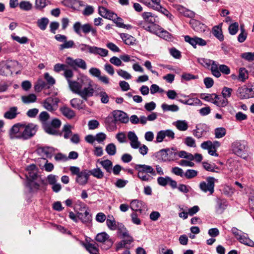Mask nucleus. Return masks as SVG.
I'll use <instances>...</instances> for the list:
<instances>
[{
    "instance_id": "f257e3e1",
    "label": "nucleus",
    "mask_w": 254,
    "mask_h": 254,
    "mask_svg": "<svg viewBox=\"0 0 254 254\" xmlns=\"http://www.w3.org/2000/svg\"><path fill=\"white\" fill-rule=\"evenodd\" d=\"M92 83L93 81L87 76H82L78 78L77 85L71 91L86 101L88 98L93 95L94 89Z\"/></svg>"
},
{
    "instance_id": "f03ea898",
    "label": "nucleus",
    "mask_w": 254,
    "mask_h": 254,
    "mask_svg": "<svg viewBox=\"0 0 254 254\" xmlns=\"http://www.w3.org/2000/svg\"><path fill=\"white\" fill-rule=\"evenodd\" d=\"M197 61L203 67L206 68L210 67L211 73L213 76L217 78L221 76V74L218 70V64L215 61L202 58H198Z\"/></svg>"
},
{
    "instance_id": "7ed1b4c3",
    "label": "nucleus",
    "mask_w": 254,
    "mask_h": 254,
    "mask_svg": "<svg viewBox=\"0 0 254 254\" xmlns=\"http://www.w3.org/2000/svg\"><path fill=\"white\" fill-rule=\"evenodd\" d=\"M73 28L74 32L78 35H81V31L85 34L91 32L93 36H96L97 35L96 28L93 27L89 23L81 25L80 22H76L73 25Z\"/></svg>"
},
{
    "instance_id": "20e7f679",
    "label": "nucleus",
    "mask_w": 254,
    "mask_h": 254,
    "mask_svg": "<svg viewBox=\"0 0 254 254\" xmlns=\"http://www.w3.org/2000/svg\"><path fill=\"white\" fill-rule=\"evenodd\" d=\"M72 128L70 125L65 124L63 126L62 132H59V135L63 136L66 139L70 138L72 143H79L80 141L79 135L77 133L72 134Z\"/></svg>"
},
{
    "instance_id": "39448f33",
    "label": "nucleus",
    "mask_w": 254,
    "mask_h": 254,
    "mask_svg": "<svg viewBox=\"0 0 254 254\" xmlns=\"http://www.w3.org/2000/svg\"><path fill=\"white\" fill-rule=\"evenodd\" d=\"M22 126L21 139L24 140L34 136L38 129V126L33 123H28L27 125L23 124Z\"/></svg>"
},
{
    "instance_id": "423d86ee",
    "label": "nucleus",
    "mask_w": 254,
    "mask_h": 254,
    "mask_svg": "<svg viewBox=\"0 0 254 254\" xmlns=\"http://www.w3.org/2000/svg\"><path fill=\"white\" fill-rule=\"evenodd\" d=\"M231 232L241 243L249 247L254 246V242L249 238L247 234L244 233L236 227H233Z\"/></svg>"
},
{
    "instance_id": "0eeeda50",
    "label": "nucleus",
    "mask_w": 254,
    "mask_h": 254,
    "mask_svg": "<svg viewBox=\"0 0 254 254\" xmlns=\"http://www.w3.org/2000/svg\"><path fill=\"white\" fill-rule=\"evenodd\" d=\"M61 121L57 118L53 119L50 123H45L44 125V129L49 134L58 135L59 131L58 130L61 126Z\"/></svg>"
},
{
    "instance_id": "6e6552de",
    "label": "nucleus",
    "mask_w": 254,
    "mask_h": 254,
    "mask_svg": "<svg viewBox=\"0 0 254 254\" xmlns=\"http://www.w3.org/2000/svg\"><path fill=\"white\" fill-rule=\"evenodd\" d=\"M95 240L97 242L103 244L102 249L105 250L110 249L114 243V241L110 238L109 235L106 232L98 233L95 237Z\"/></svg>"
},
{
    "instance_id": "1a4fd4ad",
    "label": "nucleus",
    "mask_w": 254,
    "mask_h": 254,
    "mask_svg": "<svg viewBox=\"0 0 254 254\" xmlns=\"http://www.w3.org/2000/svg\"><path fill=\"white\" fill-rule=\"evenodd\" d=\"M65 63L68 66L75 70L77 68H80L83 70L87 69L86 63L85 61L82 59L77 58L73 59L68 57L66 58Z\"/></svg>"
},
{
    "instance_id": "9d476101",
    "label": "nucleus",
    "mask_w": 254,
    "mask_h": 254,
    "mask_svg": "<svg viewBox=\"0 0 254 254\" xmlns=\"http://www.w3.org/2000/svg\"><path fill=\"white\" fill-rule=\"evenodd\" d=\"M215 179L212 177H209L206 179V182L203 181L199 184L200 189L204 192H209L212 194L214 191Z\"/></svg>"
},
{
    "instance_id": "9b49d317",
    "label": "nucleus",
    "mask_w": 254,
    "mask_h": 254,
    "mask_svg": "<svg viewBox=\"0 0 254 254\" xmlns=\"http://www.w3.org/2000/svg\"><path fill=\"white\" fill-rule=\"evenodd\" d=\"M59 102L57 98L48 97L42 101V104L48 111L53 112L57 110Z\"/></svg>"
},
{
    "instance_id": "f8f14e48",
    "label": "nucleus",
    "mask_w": 254,
    "mask_h": 254,
    "mask_svg": "<svg viewBox=\"0 0 254 254\" xmlns=\"http://www.w3.org/2000/svg\"><path fill=\"white\" fill-rule=\"evenodd\" d=\"M175 133L171 129L162 130L158 132L156 139L157 142H161L165 139V141H168L169 139H173Z\"/></svg>"
},
{
    "instance_id": "ddd939ff",
    "label": "nucleus",
    "mask_w": 254,
    "mask_h": 254,
    "mask_svg": "<svg viewBox=\"0 0 254 254\" xmlns=\"http://www.w3.org/2000/svg\"><path fill=\"white\" fill-rule=\"evenodd\" d=\"M23 124H17L13 125L9 130V135L11 139H21Z\"/></svg>"
},
{
    "instance_id": "4468645a",
    "label": "nucleus",
    "mask_w": 254,
    "mask_h": 254,
    "mask_svg": "<svg viewBox=\"0 0 254 254\" xmlns=\"http://www.w3.org/2000/svg\"><path fill=\"white\" fill-rule=\"evenodd\" d=\"M185 41L190 44L194 48H196V45L203 46H205L207 42L204 39L198 37H190V36H185Z\"/></svg>"
},
{
    "instance_id": "2eb2a0df",
    "label": "nucleus",
    "mask_w": 254,
    "mask_h": 254,
    "mask_svg": "<svg viewBox=\"0 0 254 254\" xmlns=\"http://www.w3.org/2000/svg\"><path fill=\"white\" fill-rule=\"evenodd\" d=\"M238 93L241 99L254 97V87H241L238 89Z\"/></svg>"
},
{
    "instance_id": "dca6fc26",
    "label": "nucleus",
    "mask_w": 254,
    "mask_h": 254,
    "mask_svg": "<svg viewBox=\"0 0 254 254\" xmlns=\"http://www.w3.org/2000/svg\"><path fill=\"white\" fill-rule=\"evenodd\" d=\"M118 234L119 236L123 239L124 242L127 245L130 244L133 242L132 237L130 236L128 231L124 226L119 227L118 229Z\"/></svg>"
},
{
    "instance_id": "f3484780",
    "label": "nucleus",
    "mask_w": 254,
    "mask_h": 254,
    "mask_svg": "<svg viewBox=\"0 0 254 254\" xmlns=\"http://www.w3.org/2000/svg\"><path fill=\"white\" fill-rule=\"evenodd\" d=\"M90 173L87 170H84L81 171V173L76 176V182L81 186H84L87 184Z\"/></svg>"
},
{
    "instance_id": "a211bd4d",
    "label": "nucleus",
    "mask_w": 254,
    "mask_h": 254,
    "mask_svg": "<svg viewBox=\"0 0 254 254\" xmlns=\"http://www.w3.org/2000/svg\"><path fill=\"white\" fill-rule=\"evenodd\" d=\"M113 115L115 121H119L122 123L126 124L128 122L129 118L127 114L121 110L114 111Z\"/></svg>"
},
{
    "instance_id": "6ab92c4d",
    "label": "nucleus",
    "mask_w": 254,
    "mask_h": 254,
    "mask_svg": "<svg viewBox=\"0 0 254 254\" xmlns=\"http://www.w3.org/2000/svg\"><path fill=\"white\" fill-rule=\"evenodd\" d=\"M134 169L138 172H141L146 174H150L152 176H156V172L150 166L146 165L136 164Z\"/></svg>"
},
{
    "instance_id": "aec40b11",
    "label": "nucleus",
    "mask_w": 254,
    "mask_h": 254,
    "mask_svg": "<svg viewBox=\"0 0 254 254\" xmlns=\"http://www.w3.org/2000/svg\"><path fill=\"white\" fill-rule=\"evenodd\" d=\"M63 75L66 79L69 88L71 90L75 85H77V81H72L71 80L74 75L73 71L71 69L68 68L67 67L64 70Z\"/></svg>"
},
{
    "instance_id": "412c9836",
    "label": "nucleus",
    "mask_w": 254,
    "mask_h": 254,
    "mask_svg": "<svg viewBox=\"0 0 254 254\" xmlns=\"http://www.w3.org/2000/svg\"><path fill=\"white\" fill-rule=\"evenodd\" d=\"M106 138V135L105 133L100 132L96 134V135H93L89 134L86 136L85 141L88 143H93L95 141L98 142H102Z\"/></svg>"
},
{
    "instance_id": "4be33fe9",
    "label": "nucleus",
    "mask_w": 254,
    "mask_h": 254,
    "mask_svg": "<svg viewBox=\"0 0 254 254\" xmlns=\"http://www.w3.org/2000/svg\"><path fill=\"white\" fill-rule=\"evenodd\" d=\"M232 150L234 153L241 157H244L246 155L247 149L244 144H234Z\"/></svg>"
},
{
    "instance_id": "5701e85b",
    "label": "nucleus",
    "mask_w": 254,
    "mask_h": 254,
    "mask_svg": "<svg viewBox=\"0 0 254 254\" xmlns=\"http://www.w3.org/2000/svg\"><path fill=\"white\" fill-rule=\"evenodd\" d=\"M220 144H201V147L202 149L207 150L210 155L218 156V154L216 153V148Z\"/></svg>"
},
{
    "instance_id": "b1692460",
    "label": "nucleus",
    "mask_w": 254,
    "mask_h": 254,
    "mask_svg": "<svg viewBox=\"0 0 254 254\" xmlns=\"http://www.w3.org/2000/svg\"><path fill=\"white\" fill-rule=\"evenodd\" d=\"M60 111L62 115L68 119H72L75 117V112L66 106L61 107Z\"/></svg>"
},
{
    "instance_id": "393cba45",
    "label": "nucleus",
    "mask_w": 254,
    "mask_h": 254,
    "mask_svg": "<svg viewBox=\"0 0 254 254\" xmlns=\"http://www.w3.org/2000/svg\"><path fill=\"white\" fill-rule=\"evenodd\" d=\"M207 131V127L205 124H198L196 126L194 131V135L197 138L204 135Z\"/></svg>"
},
{
    "instance_id": "a878e982",
    "label": "nucleus",
    "mask_w": 254,
    "mask_h": 254,
    "mask_svg": "<svg viewBox=\"0 0 254 254\" xmlns=\"http://www.w3.org/2000/svg\"><path fill=\"white\" fill-rule=\"evenodd\" d=\"M222 23H220L217 26H214L212 30L213 35L220 41L224 40V35L222 32Z\"/></svg>"
},
{
    "instance_id": "bb28decb",
    "label": "nucleus",
    "mask_w": 254,
    "mask_h": 254,
    "mask_svg": "<svg viewBox=\"0 0 254 254\" xmlns=\"http://www.w3.org/2000/svg\"><path fill=\"white\" fill-rule=\"evenodd\" d=\"M70 104L72 108L78 110L85 109L86 107V105L84 103L83 101L77 98L70 100Z\"/></svg>"
},
{
    "instance_id": "cd10ccee",
    "label": "nucleus",
    "mask_w": 254,
    "mask_h": 254,
    "mask_svg": "<svg viewBox=\"0 0 254 254\" xmlns=\"http://www.w3.org/2000/svg\"><path fill=\"white\" fill-rule=\"evenodd\" d=\"M216 211L217 213L221 214L226 208L228 203L224 199L217 198L216 201Z\"/></svg>"
},
{
    "instance_id": "c85d7f7f",
    "label": "nucleus",
    "mask_w": 254,
    "mask_h": 254,
    "mask_svg": "<svg viewBox=\"0 0 254 254\" xmlns=\"http://www.w3.org/2000/svg\"><path fill=\"white\" fill-rule=\"evenodd\" d=\"M83 246L90 254H98L99 253L98 246L96 243L89 242L83 243Z\"/></svg>"
},
{
    "instance_id": "c756f323",
    "label": "nucleus",
    "mask_w": 254,
    "mask_h": 254,
    "mask_svg": "<svg viewBox=\"0 0 254 254\" xmlns=\"http://www.w3.org/2000/svg\"><path fill=\"white\" fill-rule=\"evenodd\" d=\"M143 202L142 201L137 199H134L130 203V208L132 210L135 212H139L140 213L142 212V208Z\"/></svg>"
},
{
    "instance_id": "7c9ffc66",
    "label": "nucleus",
    "mask_w": 254,
    "mask_h": 254,
    "mask_svg": "<svg viewBox=\"0 0 254 254\" xmlns=\"http://www.w3.org/2000/svg\"><path fill=\"white\" fill-rule=\"evenodd\" d=\"M190 24L195 31L200 32L204 31L205 25L198 20L192 19L190 20Z\"/></svg>"
},
{
    "instance_id": "2f4dec72",
    "label": "nucleus",
    "mask_w": 254,
    "mask_h": 254,
    "mask_svg": "<svg viewBox=\"0 0 254 254\" xmlns=\"http://www.w3.org/2000/svg\"><path fill=\"white\" fill-rule=\"evenodd\" d=\"M18 108L17 107H12L4 114V117L7 119H13L19 114L17 112Z\"/></svg>"
},
{
    "instance_id": "473e14b6",
    "label": "nucleus",
    "mask_w": 254,
    "mask_h": 254,
    "mask_svg": "<svg viewBox=\"0 0 254 254\" xmlns=\"http://www.w3.org/2000/svg\"><path fill=\"white\" fill-rule=\"evenodd\" d=\"M108 217L109 219H107L106 224L110 229L112 230H118L119 227H121L122 226H124V225L119 224L117 225L116 221L113 216H109Z\"/></svg>"
},
{
    "instance_id": "72a5a7b5",
    "label": "nucleus",
    "mask_w": 254,
    "mask_h": 254,
    "mask_svg": "<svg viewBox=\"0 0 254 254\" xmlns=\"http://www.w3.org/2000/svg\"><path fill=\"white\" fill-rule=\"evenodd\" d=\"M229 101L228 99L224 97H220L217 95V98H216L215 102H214V104L219 107H225L228 106Z\"/></svg>"
},
{
    "instance_id": "f704fd0d",
    "label": "nucleus",
    "mask_w": 254,
    "mask_h": 254,
    "mask_svg": "<svg viewBox=\"0 0 254 254\" xmlns=\"http://www.w3.org/2000/svg\"><path fill=\"white\" fill-rule=\"evenodd\" d=\"M91 54L99 55L101 57H106L108 54V51L105 49L93 46Z\"/></svg>"
},
{
    "instance_id": "c9c22d12",
    "label": "nucleus",
    "mask_w": 254,
    "mask_h": 254,
    "mask_svg": "<svg viewBox=\"0 0 254 254\" xmlns=\"http://www.w3.org/2000/svg\"><path fill=\"white\" fill-rule=\"evenodd\" d=\"M78 218L84 223L89 222L91 220V215L87 210L84 213L78 212Z\"/></svg>"
},
{
    "instance_id": "e433bc0d",
    "label": "nucleus",
    "mask_w": 254,
    "mask_h": 254,
    "mask_svg": "<svg viewBox=\"0 0 254 254\" xmlns=\"http://www.w3.org/2000/svg\"><path fill=\"white\" fill-rule=\"evenodd\" d=\"M49 20L47 17H42L37 20V25L42 31L46 29Z\"/></svg>"
},
{
    "instance_id": "4c0bfd02",
    "label": "nucleus",
    "mask_w": 254,
    "mask_h": 254,
    "mask_svg": "<svg viewBox=\"0 0 254 254\" xmlns=\"http://www.w3.org/2000/svg\"><path fill=\"white\" fill-rule=\"evenodd\" d=\"M13 65L12 62H9L4 64L1 68L3 71L0 72V74L4 75H7L8 74H11L13 70L12 69Z\"/></svg>"
},
{
    "instance_id": "58836bf2",
    "label": "nucleus",
    "mask_w": 254,
    "mask_h": 254,
    "mask_svg": "<svg viewBox=\"0 0 254 254\" xmlns=\"http://www.w3.org/2000/svg\"><path fill=\"white\" fill-rule=\"evenodd\" d=\"M200 97L202 99L206 101L211 102L214 104V102H215L216 98H217V95L216 94H201Z\"/></svg>"
},
{
    "instance_id": "ea45409f",
    "label": "nucleus",
    "mask_w": 254,
    "mask_h": 254,
    "mask_svg": "<svg viewBox=\"0 0 254 254\" xmlns=\"http://www.w3.org/2000/svg\"><path fill=\"white\" fill-rule=\"evenodd\" d=\"M248 72L244 67H241L239 69L238 80L244 82L248 78Z\"/></svg>"
},
{
    "instance_id": "a19ab883",
    "label": "nucleus",
    "mask_w": 254,
    "mask_h": 254,
    "mask_svg": "<svg viewBox=\"0 0 254 254\" xmlns=\"http://www.w3.org/2000/svg\"><path fill=\"white\" fill-rule=\"evenodd\" d=\"M121 37L126 44L128 45H132L134 44V39L132 36L128 34L123 33L121 35Z\"/></svg>"
},
{
    "instance_id": "79ce46f5",
    "label": "nucleus",
    "mask_w": 254,
    "mask_h": 254,
    "mask_svg": "<svg viewBox=\"0 0 254 254\" xmlns=\"http://www.w3.org/2000/svg\"><path fill=\"white\" fill-rule=\"evenodd\" d=\"M170 152V150L169 149H162L157 153V156L159 159L165 161L168 160V155Z\"/></svg>"
},
{
    "instance_id": "37998d69",
    "label": "nucleus",
    "mask_w": 254,
    "mask_h": 254,
    "mask_svg": "<svg viewBox=\"0 0 254 254\" xmlns=\"http://www.w3.org/2000/svg\"><path fill=\"white\" fill-rule=\"evenodd\" d=\"M176 127L180 130L185 131L188 128V125L186 121H177L173 123Z\"/></svg>"
},
{
    "instance_id": "c03bdc74",
    "label": "nucleus",
    "mask_w": 254,
    "mask_h": 254,
    "mask_svg": "<svg viewBox=\"0 0 254 254\" xmlns=\"http://www.w3.org/2000/svg\"><path fill=\"white\" fill-rule=\"evenodd\" d=\"M37 97L34 94H30L27 96H23L21 100L24 103L29 104L35 102L36 101Z\"/></svg>"
},
{
    "instance_id": "a18cd8bd",
    "label": "nucleus",
    "mask_w": 254,
    "mask_h": 254,
    "mask_svg": "<svg viewBox=\"0 0 254 254\" xmlns=\"http://www.w3.org/2000/svg\"><path fill=\"white\" fill-rule=\"evenodd\" d=\"M161 108L162 110L166 112V111H171V112H177L179 110V108L177 105H168L165 103H163L161 105Z\"/></svg>"
},
{
    "instance_id": "49530a36",
    "label": "nucleus",
    "mask_w": 254,
    "mask_h": 254,
    "mask_svg": "<svg viewBox=\"0 0 254 254\" xmlns=\"http://www.w3.org/2000/svg\"><path fill=\"white\" fill-rule=\"evenodd\" d=\"M202 166L206 171L212 172H218L216 170H219V167L215 164H210L206 162H203L202 163Z\"/></svg>"
},
{
    "instance_id": "de8ad7c7",
    "label": "nucleus",
    "mask_w": 254,
    "mask_h": 254,
    "mask_svg": "<svg viewBox=\"0 0 254 254\" xmlns=\"http://www.w3.org/2000/svg\"><path fill=\"white\" fill-rule=\"evenodd\" d=\"M47 87V84L42 79H39L34 85V89L36 92H40Z\"/></svg>"
},
{
    "instance_id": "09e8293b",
    "label": "nucleus",
    "mask_w": 254,
    "mask_h": 254,
    "mask_svg": "<svg viewBox=\"0 0 254 254\" xmlns=\"http://www.w3.org/2000/svg\"><path fill=\"white\" fill-rule=\"evenodd\" d=\"M132 148L134 149H137L139 148V152L143 155H145L147 154L148 151V147L143 144V145L140 146L141 144H130Z\"/></svg>"
},
{
    "instance_id": "8fccbe9b",
    "label": "nucleus",
    "mask_w": 254,
    "mask_h": 254,
    "mask_svg": "<svg viewBox=\"0 0 254 254\" xmlns=\"http://www.w3.org/2000/svg\"><path fill=\"white\" fill-rule=\"evenodd\" d=\"M88 172L90 173V175H92L98 179H102L104 177V173L99 168L93 169L88 171Z\"/></svg>"
},
{
    "instance_id": "3c124183",
    "label": "nucleus",
    "mask_w": 254,
    "mask_h": 254,
    "mask_svg": "<svg viewBox=\"0 0 254 254\" xmlns=\"http://www.w3.org/2000/svg\"><path fill=\"white\" fill-rule=\"evenodd\" d=\"M100 163L107 172L110 173L111 172L112 167L113 166V164L111 161L107 159L100 161Z\"/></svg>"
},
{
    "instance_id": "603ef678",
    "label": "nucleus",
    "mask_w": 254,
    "mask_h": 254,
    "mask_svg": "<svg viewBox=\"0 0 254 254\" xmlns=\"http://www.w3.org/2000/svg\"><path fill=\"white\" fill-rule=\"evenodd\" d=\"M38 150L44 154L47 157H51L54 151L53 148L47 146L40 148Z\"/></svg>"
},
{
    "instance_id": "864d4df0",
    "label": "nucleus",
    "mask_w": 254,
    "mask_h": 254,
    "mask_svg": "<svg viewBox=\"0 0 254 254\" xmlns=\"http://www.w3.org/2000/svg\"><path fill=\"white\" fill-rule=\"evenodd\" d=\"M240 31L241 32L238 36V41L240 43H243L246 40L248 34L245 31L244 26H241Z\"/></svg>"
},
{
    "instance_id": "5fc2aeb1",
    "label": "nucleus",
    "mask_w": 254,
    "mask_h": 254,
    "mask_svg": "<svg viewBox=\"0 0 254 254\" xmlns=\"http://www.w3.org/2000/svg\"><path fill=\"white\" fill-rule=\"evenodd\" d=\"M19 7L21 9L28 11L31 9L32 7V4L28 1L22 0L19 3Z\"/></svg>"
},
{
    "instance_id": "6e6d98bb",
    "label": "nucleus",
    "mask_w": 254,
    "mask_h": 254,
    "mask_svg": "<svg viewBox=\"0 0 254 254\" xmlns=\"http://www.w3.org/2000/svg\"><path fill=\"white\" fill-rule=\"evenodd\" d=\"M178 155L180 158H186L189 160H192V154L188 153L185 151L175 152V155Z\"/></svg>"
},
{
    "instance_id": "4d7b16f0",
    "label": "nucleus",
    "mask_w": 254,
    "mask_h": 254,
    "mask_svg": "<svg viewBox=\"0 0 254 254\" xmlns=\"http://www.w3.org/2000/svg\"><path fill=\"white\" fill-rule=\"evenodd\" d=\"M142 16L148 23H153L155 22V18L151 12H144L142 14Z\"/></svg>"
},
{
    "instance_id": "13d9d810",
    "label": "nucleus",
    "mask_w": 254,
    "mask_h": 254,
    "mask_svg": "<svg viewBox=\"0 0 254 254\" xmlns=\"http://www.w3.org/2000/svg\"><path fill=\"white\" fill-rule=\"evenodd\" d=\"M50 118L49 114L45 111L42 112L39 115V119L42 123L43 127L44 128V125L47 122V120Z\"/></svg>"
},
{
    "instance_id": "bf43d9fd",
    "label": "nucleus",
    "mask_w": 254,
    "mask_h": 254,
    "mask_svg": "<svg viewBox=\"0 0 254 254\" xmlns=\"http://www.w3.org/2000/svg\"><path fill=\"white\" fill-rule=\"evenodd\" d=\"M239 30V24L238 22H234L230 24L228 28L229 33L232 35L236 34Z\"/></svg>"
},
{
    "instance_id": "052dcab7",
    "label": "nucleus",
    "mask_w": 254,
    "mask_h": 254,
    "mask_svg": "<svg viewBox=\"0 0 254 254\" xmlns=\"http://www.w3.org/2000/svg\"><path fill=\"white\" fill-rule=\"evenodd\" d=\"M198 172L197 171L193 169H188L184 173V177L188 179H191L194 178L197 175Z\"/></svg>"
},
{
    "instance_id": "680f3d73",
    "label": "nucleus",
    "mask_w": 254,
    "mask_h": 254,
    "mask_svg": "<svg viewBox=\"0 0 254 254\" xmlns=\"http://www.w3.org/2000/svg\"><path fill=\"white\" fill-rule=\"evenodd\" d=\"M74 42L72 40H69L67 41L65 40L64 42L60 45L59 49L60 50H63L64 49H69L74 47Z\"/></svg>"
},
{
    "instance_id": "e2e57ef3",
    "label": "nucleus",
    "mask_w": 254,
    "mask_h": 254,
    "mask_svg": "<svg viewBox=\"0 0 254 254\" xmlns=\"http://www.w3.org/2000/svg\"><path fill=\"white\" fill-rule=\"evenodd\" d=\"M179 10H180V12L183 13L184 15L186 17H188L189 18H192L194 17L195 13L192 11L186 9L183 7H182L181 8H179Z\"/></svg>"
},
{
    "instance_id": "0e129e2a",
    "label": "nucleus",
    "mask_w": 254,
    "mask_h": 254,
    "mask_svg": "<svg viewBox=\"0 0 254 254\" xmlns=\"http://www.w3.org/2000/svg\"><path fill=\"white\" fill-rule=\"evenodd\" d=\"M241 57L246 61L252 62L254 61V52H246L241 54Z\"/></svg>"
},
{
    "instance_id": "69168bd1",
    "label": "nucleus",
    "mask_w": 254,
    "mask_h": 254,
    "mask_svg": "<svg viewBox=\"0 0 254 254\" xmlns=\"http://www.w3.org/2000/svg\"><path fill=\"white\" fill-rule=\"evenodd\" d=\"M26 186L29 189L30 192H32L34 190H37L39 188V185L38 184L33 182L31 181H28L26 183Z\"/></svg>"
},
{
    "instance_id": "338daca9",
    "label": "nucleus",
    "mask_w": 254,
    "mask_h": 254,
    "mask_svg": "<svg viewBox=\"0 0 254 254\" xmlns=\"http://www.w3.org/2000/svg\"><path fill=\"white\" fill-rule=\"evenodd\" d=\"M107 153L110 155H114L116 153V147L114 144H108L106 147Z\"/></svg>"
},
{
    "instance_id": "774afa93",
    "label": "nucleus",
    "mask_w": 254,
    "mask_h": 254,
    "mask_svg": "<svg viewBox=\"0 0 254 254\" xmlns=\"http://www.w3.org/2000/svg\"><path fill=\"white\" fill-rule=\"evenodd\" d=\"M215 134L216 138H219L226 134V129L224 127H218L215 130Z\"/></svg>"
}]
</instances>
